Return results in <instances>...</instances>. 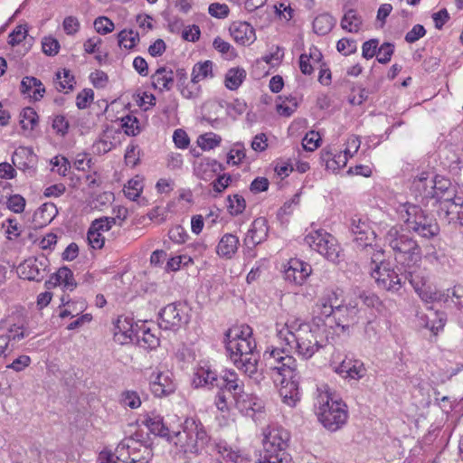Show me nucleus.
Masks as SVG:
<instances>
[{"label": "nucleus", "instance_id": "nucleus-1", "mask_svg": "<svg viewBox=\"0 0 463 463\" xmlns=\"http://www.w3.org/2000/svg\"><path fill=\"white\" fill-rule=\"evenodd\" d=\"M224 344L233 364L255 383H260L263 376L258 371L260 355L256 352V342L252 337L251 327L241 325L230 328L225 334Z\"/></svg>", "mask_w": 463, "mask_h": 463}, {"label": "nucleus", "instance_id": "nucleus-2", "mask_svg": "<svg viewBox=\"0 0 463 463\" xmlns=\"http://www.w3.org/2000/svg\"><path fill=\"white\" fill-rule=\"evenodd\" d=\"M266 366L274 373L273 380L280 385L282 402L293 408L300 401L299 380L296 359L285 354V349L267 348L263 354Z\"/></svg>", "mask_w": 463, "mask_h": 463}, {"label": "nucleus", "instance_id": "nucleus-3", "mask_svg": "<svg viewBox=\"0 0 463 463\" xmlns=\"http://www.w3.org/2000/svg\"><path fill=\"white\" fill-rule=\"evenodd\" d=\"M277 335L285 343L288 352H294L302 359L311 358L322 345L317 338V329L299 318L289 317L284 324H276Z\"/></svg>", "mask_w": 463, "mask_h": 463}, {"label": "nucleus", "instance_id": "nucleus-4", "mask_svg": "<svg viewBox=\"0 0 463 463\" xmlns=\"http://www.w3.org/2000/svg\"><path fill=\"white\" fill-rule=\"evenodd\" d=\"M314 406L318 420L330 431L340 430L347 421L346 404L326 384L317 386Z\"/></svg>", "mask_w": 463, "mask_h": 463}, {"label": "nucleus", "instance_id": "nucleus-5", "mask_svg": "<svg viewBox=\"0 0 463 463\" xmlns=\"http://www.w3.org/2000/svg\"><path fill=\"white\" fill-rule=\"evenodd\" d=\"M384 245L391 249L395 261L402 266L420 263L422 250L418 241L402 225L391 226L383 235Z\"/></svg>", "mask_w": 463, "mask_h": 463}, {"label": "nucleus", "instance_id": "nucleus-6", "mask_svg": "<svg viewBox=\"0 0 463 463\" xmlns=\"http://www.w3.org/2000/svg\"><path fill=\"white\" fill-rule=\"evenodd\" d=\"M392 206L406 225V230L420 237L431 239L439 233L436 220L426 213L419 205L407 201L395 200Z\"/></svg>", "mask_w": 463, "mask_h": 463}, {"label": "nucleus", "instance_id": "nucleus-7", "mask_svg": "<svg viewBox=\"0 0 463 463\" xmlns=\"http://www.w3.org/2000/svg\"><path fill=\"white\" fill-rule=\"evenodd\" d=\"M209 436L203 423L194 417L186 418L184 422L175 428L170 438L180 451L185 454L198 455L205 448Z\"/></svg>", "mask_w": 463, "mask_h": 463}, {"label": "nucleus", "instance_id": "nucleus-8", "mask_svg": "<svg viewBox=\"0 0 463 463\" xmlns=\"http://www.w3.org/2000/svg\"><path fill=\"white\" fill-rule=\"evenodd\" d=\"M260 458L257 463H294L288 452L289 432L281 426L269 425L263 430Z\"/></svg>", "mask_w": 463, "mask_h": 463}, {"label": "nucleus", "instance_id": "nucleus-9", "mask_svg": "<svg viewBox=\"0 0 463 463\" xmlns=\"http://www.w3.org/2000/svg\"><path fill=\"white\" fill-rule=\"evenodd\" d=\"M304 241L328 260L333 262L338 260L341 251L340 246L336 239L326 231L323 229L312 230L306 234Z\"/></svg>", "mask_w": 463, "mask_h": 463}, {"label": "nucleus", "instance_id": "nucleus-10", "mask_svg": "<svg viewBox=\"0 0 463 463\" xmlns=\"http://www.w3.org/2000/svg\"><path fill=\"white\" fill-rule=\"evenodd\" d=\"M383 251L378 250L372 256V262L375 265L372 269L371 276L375 279L379 287L392 292H398L403 284L402 276L389 269L383 261Z\"/></svg>", "mask_w": 463, "mask_h": 463}, {"label": "nucleus", "instance_id": "nucleus-11", "mask_svg": "<svg viewBox=\"0 0 463 463\" xmlns=\"http://www.w3.org/2000/svg\"><path fill=\"white\" fill-rule=\"evenodd\" d=\"M420 263L413 264V266H403L404 278L419 297L425 302L441 301L444 293L440 291L432 290L430 286L428 284V277L426 272L420 268Z\"/></svg>", "mask_w": 463, "mask_h": 463}, {"label": "nucleus", "instance_id": "nucleus-12", "mask_svg": "<svg viewBox=\"0 0 463 463\" xmlns=\"http://www.w3.org/2000/svg\"><path fill=\"white\" fill-rule=\"evenodd\" d=\"M350 231L357 248L364 250L373 246L376 235L366 216H353L350 222Z\"/></svg>", "mask_w": 463, "mask_h": 463}, {"label": "nucleus", "instance_id": "nucleus-13", "mask_svg": "<svg viewBox=\"0 0 463 463\" xmlns=\"http://www.w3.org/2000/svg\"><path fill=\"white\" fill-rule=\"evenodd\" d=\"M137 441L132 438L126 439L122 440L117 447L116 452L118 454V456L114 455L109 449H103L99 452L98 456L99 463H117L118 460L122 457V450L128 449L130 458V463H137L141 461L142 459L147 460L150 457V449L147 447H144V454L141 457L135 456V451L137 449Z\"/></svg>", "mask_w": 463, "mask_h": 463}, {"label": "nucleus", "instance_id": "nucleus-14", "mask_svg": "<svg viewBox=\"0 0 463 463\" xmlns=\"http://www.w3.org/2000/svg\"><path fill=\"white\" fill-rule=\"evenodd\" d=\"M188 322L186 307L182 303H172L159 312L158 325L165 330H175Z\"/></svg>", "mask_w": 463, "mask_h": 463}, {"label": "nucleus", "instance_id": "nucleus-15", "mask_svg": "<svg viewBox=\"0 0 463 463\" xmlns=\"http://www.w3.org/2000/svg\"><path fill=\"white\" fill-rule=\"evenodd\" d=\"M340 291L338 288H326L321 297L317 299L313 307L314 321H324L326 318L333 317L335 307L339 304Z\"/></svg>", "mask_w": 463, "mask_h": 463}, {"label": "nucleus", "instance_id": "nucleus-16", "mask_svg": "<svg viewBox=\"0 0 463 463\" xmlns=\"http://www.w3.org/2000/svg\"><path fill=\"white\" fill-rule=\"evenodd\" d=\"M312 272L311 266L303 260L290 259L284 269V278L291 284L302 285Z\"/></svg>", "mask_w": 463, "mask_h": 463}, {"label": "nucleus", "instance_id": "nucleus-17", "mask_svg": "<svg viewBox=\"0 0 463 463\" xmlns=\"http://www.w3.org/2000/svg\"><path fill=\"white\" fill-rule=\"evenodd\" d=\"M149 380L150 390L156 397L169 395L175 390V383L168 372H153Z\"/></svg>", "mask_w": 463, "mask_h": 463}, {"label": "nucleus", "instance_id": "nucleus-18", "mask_svg": "<svg viewBox=\"0 0 463 463\" xmlns=\"http://www.w3.org/2000/svg\"><path fill=\"white\" fill-rule=\"evenodd\" d=\"M17 273L23 279L41 281L46 275V265L37 259H28L18 266Z\"/></svg>", "mask_w": 463, "mask_h": 463}, {"label": "nucleus", "instance_id": "nucleus-19", "mask_svg": "<svg viewBox=\"0 0 463 463\" xmlns=\"http://www.w3.org/2000/svg\"><path fill=\"white\" fill-rule=\"evenodd\" d=\"M238 410L246 416H253L261 412L264 409V402L258 396L244 392L243 391L233 399Z\"/></svg>", "mask_w": 463, "mask_h": 463}, {"label": "nucleus", "instance_id": "nucleus-20", "mask_svg": "<svg viewBox=\"0 0 463 463\" xmlns=\"http://www.w3.org/2000/svg\"><path fill=\"white\" fill-rule=\"evenodd\" d=\"M144 424L151 433L165 438L170 442V438L174 434L175 427L167 425L164 421L163 416L156 411L148 412L145 417Z\"/></svg>", "mask_w": 463, "mask_h": 463}, {"label": "nucleus", "instance_id": "nucleus-21", "mask_svg": "<svg viewBox=\"0 0 463 463\" xmlns=\"http://www.w3.org/2000/svg\"><path fill=\"white\" fill-rule=\"evenodd\" d=\"M432 183V174L423 172L413 179L411 191L415 198H420L422 203L425 200L433 199Z\"/></svg>", "mask_w": 463, "mask_h": 463}, {"label": "nucleus", "instance_id": "nucleus-22", "mask_svg": "<svg viewBox=\"0 0 463 463\" xmlns=\"http://www.w3.org/2000/svg\"><path fill=\"white\" fill-rule=\"evenodd\" d=\"M229 32L232 39L241 45H250L256 40L255 30L247 22H233Z\"/></svg>", "mask_w": 463, "mask_h": 463}, {"label": "nucleus", "instance_id": "nucleus-23", "mask_svg": "<svg viewBox=\"0 0 463 463\" xmlns=\"http://www.w3.org/2000/svg\"><path fill=\"white\" fill-rule=\"evenodd\" d=\"M268 232L267 220L263 217L255 219L244 238L245 245L250 248L261 243L267 239Z\"/></svg>", "mask_w": 463, "mask_h": 463}, {"label": "nucleus", "instance_id": "nucleus-24", "mask_svg": "<svg viewBox=\"0 0 463 463\" xmlns=\"http://www.w3.org/2000/svg\"><path fill=\"white\" fill-rule=\"evenodd\" d=\"M219 386H216L221 391L230 392L234 399L239 395L244 388L243 382L239 378L237 373L233 370H224L219 376Z\"/></svg>", "mask_w": 463, "mask_h": 463}, {"label": "nucleus", "instance_id": "nucleus-25", "mask_svg": "<svg viewBox=\"0 0 463 463\" xmlns=\"http://www.w3.org/2000/svg\"><path fill=\"white\" fill-rule=\"evenodd\" d=\"M61 286L64 290L72 291L77 286L72 271L67 267L60 268L51 279L45 282V287L50 289Z\"/></svg>", "mask_w": 463, "mask_h": 463}, {"label": "nucleus", "instance_id": "nucleus-26", "mask_svg": "<svg viewBox=\"0 0 463 463\" xmlns=\"http://www.w3.org/2000/svg\"><path fill=\"white\" fill-rule=\"evenodd\" d=\"M222 165L215 159L203 158L195 163L194 167V175L204 181L213 179L222 171Z\"/></svg>", "mask_w": 463, "mask_h": 463}, {"label": "nucleus", "instance_id": "nucleus-27", "mask_svg": "<svg viewBox=\"0 0 463 463\" xmlns=\"http://www.w3.org/2000/svg\"><path fill=\"white\" fill-rule=\"evenodd\" d=\"M335 372L344 378L354 380L362 379L366 374L364 363L360 360L345 359L336 368Z\"/></svg>", "mask_w": 463, "mask_h": 463}, {"label": "nucleus", "instance_id": "nucleus-28", "mask_svg": "<svg viewBox=\"0 0 463 463\" xmlns=\"http://www.w3.org/2000/svg\"><path fill=\"white\" fill-rule=\"evenodd\" d=\"M29 329L26 326V322L23 317H14L10 319L5 336L12 343L10 352L14 349V344L21 341L24 337L29 335Z\"/></svg>", "mask_w": 463, "mask_h": 463}, {"label": "nucleus", "instance_id": "nucleus-29", "mask_svg": "<svg viewBox=\"0 0 463 463\" xmlns=\"http://www.w3.org/2000/svg\"><path fill=\"white\" fill-rule=\"evenodd\" d=\"M114 339L121 345L132 341L133 320L128 317L120 316L114 323Z\"/></svg>", "mask_w": 463, "mask_h": 463}, {"label": "nucleus", "instance_id": "nucleus-30", "mask_svg": "<svg viewBox=\"0 0 463 463\" xmlns=\"http://www.w3.org/2000/svg\"><path fill=\"white\" fill-rule=\"evenodd\" d=\"M335 314L333 319L336 326L342 327L343 329L348 328L350 324H353L355 320L358 309L355 306L352 305H342L340 302L337 307H335Z\"/></svg>", "mask_w": 463, "mask_h": 463}, {"label": "nucleus", "instance_id": "nucleus-31", "mask_svg": "<svg viewBox=\"0 0 463 463\" xmlns=\"http://www.w3.org/2000/svg\"><path fill=\"white\" fill-rule=\"evenodd\" d=\"M218 381L219 375L216 371L212 370L208 365L199 366L194 373L193 383L195 387L213 388L219 386Z\"/></svg>", "mask_w": 463, "mask_h": 463}, {"label": "nucleus", "instance_id": "nucleus-32", "mask_svg": "<svg viewBox=\"0 0 463 463\" xmlns=\"http://www.w3.org/2000/svg\"><path fill=\"white\" fill-rule=\"evenodd\" d=\"M174 72L166 67L158 68L151 76L152 86L159 91L170 90L174 85Z\"/></svg>", "mask_w": 463, "mask_h": 463}, {"label": "nucleus", "instance_id": "nucleus-33", "mask_svg": "<svg viewBox=\"0 0 463 463\" xmlns=\"http://www.w3.org/2000/svg\"><path fill=\"white\" fill-rule=\"evenodd\" d=\"M433 185V199L437 201L449 200L450 196L454 195L455 190L449 179L441 175H432Z\"/></svg>", "mask_w": 463, "mask_h": 463}, {"label": "nucleus", "instance_id": "nucleus-34", "mask_svg": "<svg viewBox=\"0 0 463 463\" xmlns=\"http://www.w3.org/2000/svg\"><path fill=\"white\" fill-rule=\"evenodd\" d=\"M239 245V238L236 235L226 233L221 238L216 247V252L222 258L232 259L236 253Z\"/></svg>", "mask_w": 463, "mask_h": 463}, {"label": "nucleus", "instance_id": "nucleus-35", "mask_svg": "<svg viewBox=\"0 0 463 463\" xmlns=\"http://www.w3.org/2000/svg\"><path fill=\"white\" fill-rule=\"evenodd\" d=\"M21 91L27 94L35 100H39L43 97L45 88L42 81L35 77H24L21 81Z\"/></svg>", "mask_w": 463, "mask_h": 463}, {"label": "nucleus", "instance_id": "nucleus-36", "mask_svg": "<svg viewBox=\"0 0 463 463\" xmlns=\"http://www.w3.org/2000/svg\"><path fill=\"white\" fill-rule=\"evenodd\" d=\"M336 20L329 14H321L313 21V31L317 35L329 33L335 25Z\"/></svg>", "mask_w": 463, "mask_h": 463}, {"label": "nucleus", "instance_id": "nucleus-37", "mask_svg": "<svg viewBox=\"0 0 463 463\" xmlns=\"http://www.w3.org/2000/svg\"><path fill=\"white\" fill-rule=\"evenodd\" d=\"M75 78L68 69H62L56 73L55 88L60 92L68 93L74 89Z\"/></svg>", "mask_w": 463, "mask_h": 463}, {"label": "nucleus", "instance_id": "nucleus-38", "mask_svg": "<svg viewBox=\"0 0 463 463\" xmlns=\"http://www.w3.org/2000/svg\"><path fill=\"white\" fill-rule=\"evenodd\" d=\"M362 24V18L358 15L357 12L354 9H350L344 14L340 25L343 30L355 33L360 31Z\"/></svg>", "mask_w": 463, "mask_h": 463}, {"label": "nucleus", "instance_id": "nucleus-39", "mask_svg": "<svg viewBox=\"0 0 463 463\" xmlns=\"http://www.w3.org/2000/svg\"><path fill=\"white\" fill-rule=\"evenodd\" d=\"M439 219L447 222L448 223L455 222L458 218H460L459 210L456 209L453 203H449V200L439 201V208L438 210Z\"/></svg>", "mask_w": 463, "mask_h": 463}, {"label": "nucleus", "instance_id": "nucleus-40", "mask_svg": "<svg viewBox=\"0 0 463 463\" xmlns=\"http://www.w3.org/2000/svg\"><path fill=\"white\" fill-rule=\"evenodd\" d=\"M246 78V71L242 68H232L225 75V86L231 90H237Z\"/></svg>", "mask_w": 463, "mask_h": 463}, {"label": "nucleus", "instance_id": "nucleus-41", "mask_svg": "<svg viewBox=\"0 0 463 463\" xmlns=\"http://www.w3.org/2000/svg\"><path fill=\"white\" fill-rule=\"evenodd\" d=\"M213 66L212 61L195 63L193 67L192 81L198 83L208 77L212 78L213 76Z\"/></svg>", "mask_w": 463, "mask_h": 463}, {"label": "nucleus", "instance_id": "nucleus-42", "mask_svg": "<svg viewBox=\"0 0 463 463\" xmlns=\"http://www.w3.org/2000/svg\"><path fill=\"white\" fill-rule=\"evenodd\" d=\"M139 34L133 30H122L118 33V43L127 50L133 49L139 43Z\"/></svg>", "mask_w": 463, "mask_h": 463}, {"label": "nucleus", "instance_id": "nucleus-43", "mask_svg": "<svg viewBox=\"0 0 463 463\" xmlns=\"http://www.w3.org/2000/svg\"><path fill=\"white\" fill-rule=\"evenodd\" d=\"M121 128L128 136L135 137L141 132V124L138 118L130 114L121 118Z\"/></svg>", "mask_w": 463, "mask_h": 463}, {"label": "nucleus", "instance_id": "nucleus-44", "mask_svg": "<svg viewBox=\"0 0 463 463\" xmlns=\"http://www.w3.org/2000/svg\"><path fill=\"white\" fill-rule=\"evenodd\" d=\"M38 123V115L32 108H25L20 113V124L25 130H32Z\"/></svg>", "mask_w": 463, "mask_h": 463}, {"label": "nucleus", "instance_id": "nucleus-45", "mask_svg": "<svg viewBox=\"0 0 463 463\" xmlns=\"http://www.w3.org/2000/svg\"><path fill=\"white\" fill-rule=\"evenodd\" d=\"M227 207L232 215H239L246 208V201L241 194H235L227 197Z\"/></svg>", "mask_w": 463, "mask_h": 463}, {"label": "nucleus", "instance_id": "nucleus-46", "mask_svg": "<svg viewBox=\"0 0 463 463\" xmlns=\"http://www.w3.org/2000/svg\"><path fill=\"white\" fill-rule=\"evenodd\" d=\"M142 190L143 183L137 178L129 180L123 189L125 195L133 201L139 197Z\"/></svg>", "mask_w": 463, "mask_h": 463}, {"label": "nucleus", "instance_id": "nucleus-47", "mask_svg": "<svg viewBox=\"0 0 463 463\" xmlns=\"http://www.w3.org/2000/svg\"><path fill=\"white\" fill-rule=\"evenodd\" d=\"M119 402L124 407L137 409L141 405V399L135 391H125L120 394Z\"/></svg>", "mask_w": 463, "mask_h": 463}, {"label": "nucleus", "instance_id": "nucleus-48", "mask_svg": "<svg viewBox=\"0 0 463 463\" xmlns=\"http://www.w3.org/2000/svg\"><path fill=\"white\" fill-rule=\"evenodd\" d=\"M222 137L214 133H206L198 138V145L203 150H210L218 146Z\"/></svg>", "mask_w": 463, "mask_h": 463}, {"label": "nucleus", "instance_id": "nucleus-49", "mask_svg": "<svg viewBox=\"0 0 463 463\" xmlns=\"http://www.w3.org/2000/svg\"><path fill=\"white\" fill-rule=\"evenodd\" d=\"M445 295L442 297L441 301H448L449 298H453V302L459 308H463V286L457 285L451 288H448L446 292H443Z\"/></svg>", "mask_w": 463, "mask_h": 463}, {"label": "nucleus", "instance_id": "nucleus-50", "mask_svg": "<svg viewBox=\"0 0 463 463\" xmlns=\"http://www.w3.org/2000/svg\"><path fill=\"white\" fill-rule=\"evenodd\" d=\"M213 46L217 52L224 55L226 59H233L236 56L235 50L231 43L219 36L213 40Z\"/></svg>", "mask_w": 463, "mask_h": 463}, {"label": "nucleus", "instance_id": "nucleus-51", "mask_svg": "<svg viewBox=\"0 0 463 463\" xmlns=\"http://www.w3.org/2000/svg\"><path fill=\"white\" fill-rule=\"evenodd\" d=\"M139 345L146 349H155L159 345V338L149 328L143 329L142 335L138 336Z\"/></svg>", "mask_w": 463, "mask_h": 463}, {"label": "nucleus", "instance_id": "nucleus-52", "mask_svg": "<svg viewBox=\"0 0 463 463\" xmlns=\"http://www.w3.org/2000/svg\"><path fill=\"white\" fill-rule=\"evenodd\" d=\"M34 155L33 150L29 147L20 146L18 147L12 156V162L14 165H25L26 163H22L20 160L25 158L28 163H32Z\"/></svg>", "mask_w": 463, "mask_h": 463}, {"label": "nucleus", "instance_id": "nucleus-53", "mask_svg": "<svg viewBox=\"0 0 463 463\" xmlns=\"http://www.w3.org/2000/svg\"><path fill=\"white\" fill-rule=\"evenodd\" d=\"M394 52V45L390 43H383L377 51L376 59L378 62L386 64L391 61V58Z\"/></svg>", "mask_w": 463, "mask_h": 463}, {"label": "nucleus", "instance_id": "nucleus-54", "mask_svg": "<svg viewBox=\"0 0 463 463\" xmlns=\"http://www.w3.org/2000/svg\"><path fill=\"white\" fill-rule=\"evenodd\" d=\"M347 155L352 156L351 150L349 148H346L344 153L335 155L331 160L326 162V167L336 170L345 166L347 163Z\"/></svg>", "mask_w": 463, "mask_h": 463}, {"label": "nucleus", "instance_id": "nucleus-55", "mask_svg": "<svg viewBox=\"0 0 463 463\" xmlns=\"http://www.w3.org/2000/svg\"><path fill=\"white\" fill-rule=\"evenodd\" d=\"M28 30L26 25H17L10 33L8 36V43L12 46L17 45L20 43H22L26 35H27Z\"/></svg>", "mask_w": 463, "mask_h": 463}, {"label": "nucleus", "instance_id": "nucleus-56", "mask_svg": "<svg viewBox=\"0 0 463 463\" xmlns=\"http://www.w3.org/2000/svg\"><path fill=\"white\" fill-rule=\"evenodd\" d=\"M336 49L345 56L353 54L357 50L356 42L353 39L342 38L337 42Z\"/></svg>", "mask_w": 463, "mask_h": 463}, {"label": "nucleus", "instance_id": "nucleus-57", "mask_svg": "<svg viewBox=\"0 0 463 463\" xmlns=\"http://www.w3.org/2000/svg\"><path fill=\"white\" fill-rule=\"evenodd\" d=\"M95 30L100 34H107L111 33L115 26L113 22L105 16H99L94 21Z\"/></svg>", "mask_w": 463, "mask_h": 463}, {"label": "nucleus", "instance_id": "nucleus-58", "mask_svg": "<svg viewBox=\"0 0 463 463\" xmlns=\"http://www.w3.org/2000/svg\"><path fill=\"white\" fill-rule=\"evenodd\" d=\"M94 98V92L91 89H84L76 97V106L80 109H84L90 106Z\"/></svg>", "mask_w": 463, "mask_h": 463}, {"label": "nucleus", "instance_id": "nucleus-59", "mask_svg": "<svg viewBox=\"0 0 463 463\" xmlns=\"http://www.w3.org/2000/svg\"><path fill=\"white\" fill-rule=\"evenodd\" d=\"M178 88L182 96L188 99H195L200 91V89L197 86V82H194L192 80L184 84V82H181V85Z\"/></svg>", "mask_w": 463, "mask_h": 463}, {"label": "nucleus", "instance_id": "nucleus-60", "mask_svg": "<svg viewBox=\"0 0 463 463\" xmlns=\"http://www.w3.org/2000/svg\"><path fill=\"white\" fill-rule=\"evenodd\" d=\"M42 47L45 54L54 56L59 52L60 43L55 38L44 37L42 42Z\"/></svg>", "mask_w": 463, "mask_h": 463}, {"label": "nucleus", "instance_id": "nucleus-61", "mask_svg": "<svg viewBox=\"0 0 463 463\" xmlns=\"http://www.w3.org/2000/svg\"><path fill=\"white\" fill-rule=\"evenodd\" d=\"M115 222L116 220L113 217L100 218L93 221L90 228L102 234L103 232L109 231L112 225L115 224Z\"/></svg>", "mask_w": 463, "mask_h": 463}, {"label": "nucleus", "instance_id": "nucleus-62", "mask_svg": "<svg viewBox=\"0 0 463 463\" xmlns=\"http://www.w3.org/2000/svg\"><path fill=\"white\" fill-rule=\"evenodd\" d=\"M320 136L317 132L310 131L303 138L302 145L305 150L314 151L319 146Z\"/></svg>", "mask_w": 463, "mask_h": 463}, {"label": "nucleus", "instance_id": "nucleus-63", "mask_svg": "<svg viewBox=\"0 0 463 463\" xmlns=\"http://www.w3.org/2000/svg\"><path fill=\"white\" fill-rule=\"evenodd\" d=\"M7 207L15 213H21L25 207V199L20 194L11 195L7 200Z\"/></svg>", "mask_w": 463, "mask_h": 463}, {"label": "nucleus", "instance_id": "nucleus-64", "mask_svg": "<svg viewBox=\"0 0 463 463\" xmlns=\"http://www.w3.org/2000/svg\"><path fill=\"white\" fill-rule=\"evenodd\" d=\"M173 141L176 147L185 149L190 144V138L187 133L181 128L175 129L173 134Z\"/></svg>", "mask_w": 463, "mask_h": 463}]
</instances>
